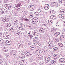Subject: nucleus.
Masks as SVG:
<instances>
[{
	"instance_id": "obj_1",
	"label": "nucleus",
	"mask_w": 65,
	"mask_h": 65,
	"mask_svg": "<svg viewBox=\"0 0 65 65\" xmlns=\"http://www.w3.org/2000/svg\"><path fill=\"white\" fill-rule=\"evenodd\" d=\"M51 5L52 7H58V4L56 3L53 2L51 3Z\"/></svg>"
},
{
	"instance_id": "obj_2",
	"label": "nucleus",
	"mask_w": 65,
	"mask_h": 65,
	"mask_svg": "<svg viewBox=\"0 0 65 65\" xmlns=\"http://www.w3.org/2000/svg\"><path fill=\"white\" fill-rule=\"evenodd\" d=\"M38 21V20L37 18H34L32 20L33 24H36Z\"/></svg>"
},
{
	"instance_id": "obj_3",
	"label": "nucleus",
	"mask_w": 65,
	"mask_h": 65,
	"mask_svg": "<svg viewBox=\"0 0 65 65\" xmlns=\"http://www.w3.org/2000/svg\"><path fill=\"white\" fill-rule=\"evenodd\" d=\"M35 7H34V5H31L29 6L28 7V9H29L30 11H32L34 9Z\"/></svg>"
},
{
	"instance_id": "obj_4",
	"label": "nucleus",
	"mask_w": 65,
	"mask_h": 65,
	"mask_svg": "<svg viewBox=\"0 0 65 65\" xmlns=\"http://www.w3.org/2000/svg\"><path fill=\"white\" fill-rule=\"evenodd\" d=\"M45 28L43 27H41L39 29V32L41 33H43L45 32Z\"/></svg>"
},
{
	"instance_id": "obj_5",
	"label": "nucleus",
	"mask_w": 65,
	"mask_h": 65,
	"mask_svg": "<svg viewBox=\"0 0 65 65\" xmlns=\"http://www.w3.org/2000/svg\"><path fill=\"white\" fill-rule=\"evenodd\" d=\"M32 54L30 53V52H27L25 53V55H26L27 58H29L30 56H31V55Z\"/></svg>"
},
{
	"instance_id": "obj_6",
	"label": "nucleus",
	"mask_w": 65,
	"mask_h": 65,
	"mask_svg": "<svg viewBox=\"0 0 65 65\" xmlns=\"http://www.w3.org/2000/svg\"><path fill=\"white\" fill-rule=\"evenodd\" d=\"M2 20L4 22H7L9 21V18L5 17L3 18Z\"/></svg>"
},
{
	"instance_id": "obj_7",
	"label": "nucleus",
	"mask_w": 65,
	"mask_h": 65,
	"mask_svg": "<svg viewBox=\"0 0 65 65\" xmlns=\"http://www.w3.org/2000/svg\"><path fill=\"white\" fill-rule=\"evenodd\" d=\"M65 61V59L64 58H61L59 60V63H63Z\"/></svg>"
},
{
	"instance_id": "obj_8",
	"label": "nucleus",
	"mask_w": 65,
	"mask_h": 65,
	"mask_svg": "<svg viewBox=\"0 0 65 65\" xmlns=\"http://www.w3.org/2000/svg\"><path fill=\"white\" fill-rule=\"evenodd\" d=\"M51 60V58L50 57H45V62H49Z\"/></svg>"
},
{
	"instance_id": "obj_9",
	"label": "nucleus",
	"mask_w": 65,
	"mask_h": 65,
	"mask_svg": "<svg viewBox=\"0 0 65 65\" xmlns=\"http://www.w3.org/2000/svg\"><path fill=\"white\" fill-rule=\"evenodd\" d=\"M11 55H13V56L17 54V51L15 50H12L11 52Z\"/></svg>"
},
{
	"instance_id": "obj_10",
	"label": "nucleus",
	"mask_w": 65,
	"mask_h": 65,
	"mask_svg": "<svg viewBox=\"0 0 65 65\" xmlns=\"http://www.w3.org/2000/svg\"><path fill=\"white\" fill-rule=\"evenodd\" d=\"M5 7L6 9H10L11 8V5L8 4L6 5L5 6Z\"/></svg>"
},
{
	"instance_id": "obj_11",
	"label": "nucleus",
	"mask_w": 65,
	"mask_h": 65,
	"mask_svg": "<svg viewBox=\"0 0 65 65\" xmlns=\"http://www.w3.org/2000/svg\"><path fill=\"white\" fill-rule=\"evenodd\" d=\"M50 8V6L48 4H46L45 5L44 8L45 10H47Z\"/></svg>"
},
{
	"instance_id": "obj_12",
	"label": "nucleus",
	"mask_w": 65,
	"mask_h": 65,
	"mask_svg": "<svg viewBox=\"0 0 65 65\" xmlns=\"http://www.w3.org/2000/svg\"><path fill=\"white\" fill-rule=\"evenodd\" d=\"M19 26L20 27H21V28H22V29H24L25 28H26V27H25V25H24V24H20L19 25Z\"/></svg>"
},
{
	"instance_id": "obj_13",
	"label": "nucleus",
	"mask_w": 65,
	"mask_h": 65,
	"mask_svg": "<svg viewBox=\"0 0 65 65\" xmlns=\"http://www.w3.org/2000/svg\"><path fill=\"white\" fill-rule=\"evenodd\" d=\"M48 46L50 49H52L54 47V45L53 44L51 43L50 44L48 45Z\"/></svg>"
},
{
	"instance_id": "obj_14",
	"label": "nucleus",
	"mask_w": 65,
	"mask_h": 65,
	"mask_svg": "<svg viewBox=\"0 0 65 65\" xmlns=\"http://www.w3.org/2000/svg\"><path fill=\"white\" fill-rule=\"evenodd\" d=\"M50 19H52V20H55V19L56 18V16L54 15H51L50 16V17H49V18Z\"/></svg>"
},
{
	"instance_id": "obj_15",
	"label": "nucleus",
	"mask_w": 65,
	"mask_h": 65,
	"mask_svg": "<svg viewBox=\"0 0 65 65\" xmlns=\"http://www.w3.org/2000/svg\"><path fill=\"white\" fill-rule=\"evenodd\" d=\"M4 37L6 39H8L9 38V36L8 34H7L6 35H4Z\"/></svg>"
},
{
	"instance_id": "obj_16",
	"label": "nucleus",
	"mask_w": 65,
	"mask_h": 65,
	"mask_svg": "<svg viewBox=\"0 0 65 65\" xmlns=\"http://www.w3.org/2000/svg\"><path fill=\"white\" fill-rule=\"evenodd\" d=\"M35 46L34 45L31 46L30 47V48L31 50H33L34 49H35Z\"/></svg>"
},
{
	"instance_id": "obj_17",
	"label": "nucleus",
	"mask_w": 65,
	"mask_h": 65,
	"mask_svg": "<svg viewBox=\"0 0 65 65\" xmlns=\"http://www.w3.org/2000/svg\"><path fill=\"white\" fill-rule=\"evenodd\" d=\"M33 35L35 36H37L38 35V32L37 31L34 32Z\"/></svg>"
},
{
	"instance_id": "obj_18",
	"label": "nucleus",
	"mask_w": 65,
	"mask_h": 65,
	"mask_svg": "<svg viewBox=\"0 0 65 65\" xmlns=\"http://www.w3.org/2000/svg\"><path fill=\"white\" fill-rule=\"evenodd\" d=\"M48 22L50 25H52L53 21H52L51 20H48Z\"/></svg>"
},
{
	"instance_id": "obj_19",
	"label": "nucleus",
	"mask_w": 65,
	"mask_h": 65,
	"mask_svg": "<svg viewBox=\"0 0 65 65\" xmlns=\"http://www.w3.org/2000/svg\"><path fill=\"white\" fill-rule=\"evenodd\" d=\"M59 17L61 18H62V19H65V16H64V15L63 14H59Z\"/></svg>"
},
{
	"instance_id": "obj_20",
	"label": "nucleus",
	"mask_w": 65,
	"mask_h": 65,
	"mask_svg": "<svg viewBox=\"0 0 65 65\" xmlns=\"http://www.w3.org/2000/svg\"><path fill=\"white\" fill-rule=\"evenodd\" d=\"M3 50L5 52H7L8 51V48L7 47H5L3 48Z\"/></svg>"
},
{
	"instance_id": "obj_21",
	"label": "nucleus",
	"mask_w": 65,
	"mask_h": 65,
	"mask_svg": "<svg viewBox=\"0 0 65 65\" xmlns=\"http://www.w3.org/2000/svg\"><path fill=\"white\" fill-rule=\"evenodd\" d=\"M51 62L52 64H56V61L55 60H51Z\"/></svg>"
},
{
	"instance_id": "obj_22",
	"label": "nucleus",
	"mask_w": 65,
	"mask_h": 65,
	"mask_svg": "<svg viewBox=\"0 0 65 65\" xmlns=\"http://www.w3.org/2000/svg\"><path fill=\"white\" fill-rule=\"evenodd\" d=\"M58 48H57V47H55V48H53V52H54L55 53L57 51H58Z\"/></svg>"
},
{
	"instance_id": "obj_23",
	"label": "nucleus",
	"mask_w": 65,
	"mask_h": 65,
	"mask_svg": "<svg viewBox=\"0 0 65 65\" xmlns=\"http://www.w3.org/2000/svg\"><path fill=\"white\" fill-rule=\"evenodd\" d=\"M60 33L59 32H57L55 33L54 34V36H56L57 37L60 34Z\"/></svg>"
},
{
	"instance_id": "obj_24",
	"label": "nucleus",
	"mask_w": 65,
	"mask_h": 65,
	"mask_svg": "<svg viewBox=\"0 0 65 65\" xmlns=\"http://www.w3.org/2000/svg\"><path fill=\"white\" fill-rule=\"evenodd\" d=\"M6 42L7 44H9V45H10V44L11 43V42L10 40H8L6 41Z\"/></svg>"
},
{
	"instance_id": "obj_25",
	"label": "nucleus",
	"mask_w": 65,
	"mask_h": 65,
	"mask_svg": "<svg viewBox=\"0 0 65 65\" xmlns=\"http://www.w3.org/2000/svg\"><path fill=\"white\" fill-rule=\"evenodd\" d=\"M35 44L36 46H40V44L39 43L37 42H35L34 43Z\"/></svg>"
},
{
	"instance_id": "obj_26",
	"label": "nucleus",
	"mask_w": 65,
	"mask_h": 65,
	"mask_svg": "<svg viewBox=\"0 0 65 65\" xmlns=\"http://www.w3.org/2000/svg\"><path fill=\"white\" fill-rule=\"evenodd\" d=\"M50 12L52 14H55L56 13V11H55L54 10H51V11H50Z\"/></svg>"
},
{
	"instance_id": "obj_27",
	"label": "nucleus",
	"mask_w": 65,
	"mask_h": 65,
	"mask_svg": "<svg viewBox=\"0 0 65 65\" xmlns=\"http://www.w3.org/2000/svg\"><path fill=\"white\" fill-rule=\"evenodd\" d=\"M60 12L61 13H64L65 12V10H61L60 11Z\"/></svg>"
},
{
	"instance_id": "obj_28",
	"label": "nucleus",
	"mask_w": 65,
	"mask_h": 65,
	"mask_svg": "<svg viewBox=\"0 0 65 65\" xmlns=\"http://www.w3.org/2000/svg\"><path fill=\"white\" fill-rule=\"evenodd\" d=\"M22 6V5L21 4V3H19V4H17V5L16 6V7L18 8V7H20V6Z\"/></svg>"
},
{
	"instance_id": "obj_29",
	"label": "nucleus",
	"mask_w": 65,
	"mask_h": 65,
	"mask_svg": "<svg viewBox=\"0 0 65 65\" xmlns=\"http://www.w3.org/2000/svg\"><path fill=\"white\" fill-rule=\"evenodd\" d=\"M53 57H54V59L56 60L58 58V56L57 54H54L53 55Z\"/></svg>"
},
{
	"instance_id": "obj_30",
	"label": "nucleus",
	"mask_w": 65,
	"mask_h": 65,
	"mask_svg": "<svg viewBox=\"0 0 65 65\" xmlns=\"http://www.w3.org/2000/svg\"><path fill=\"white\" fill-rule=\"evenodd\" d=\"M4 42V40L3 39L0 38V44H3V42Z\"/></svg>"
},
{
	"instance_id": "obj_31",
	"label": "nucleus",
	"mask_w": 65,
	"mask_h": 65,
	"mask_svg": "<svg viewBox=\"0 0 65 65\" xmlns=\"http://www.w3.org/2000/svg\"><path fill=\"white\" fill-rule=\"evenodd\" d=\"M6 26L7 27H10V26H11V24L9 23H7L6 24Z\"/></svg>"
},
{
	"instance_id": "obj_32",
	"label": "nucleus",
	"mask_w": 65,
	"mask_h": 65,
	"mask_svg": "<svg viewBox=\"0 0 65 65\" xmlns=\"http://www.w3.org/2000/svg\"><path fill=\"white\" fill-rule=\"evenodd\" d=\"M25 62V61L24 60H22L21 61V62H20L19 63L20 65H23V63Z\"/></svg>"
},
{
	"instance_id": "obj_33",
	"label": "nucleus",
	"mask_w": 65,
	"mask_h": 65,
	"mask_svg": "<svg viewBox=\"0 0 65 65\" xmlns=\"http://www.w3.org/2000/svg\"><path fill=\"white\" fill-rule=\"evenodd\" d=\"M0 13H3V8H1L0 9Z\"/></svg>"
},
{
	"instance_id": "obj_34",
	"label": "nucleus",
	"mask_w": 65,
	"mask_h": 65,
	"mask_svg": "<svg viewBox=\"0 0 65 65\" xmlns=\"http://www.w3.org/2000/svg\"><path fill=\"white\" fill-rule=\"evenodd\" d=\"M40 52V50H37L35 51V53H36V54H38V53H39Z\"/></svg>"
},
{
	"instance_id": "obj_35",
	"label": "nucleus",
	"mask_w": 65,
	"mask_h": 65,
	"mask_svg": "<svg viewBox=\"0 0 65 65\" xmlns=\"http://www.w3.org/2000/svg\"><path fill=\"white\" fill-rule=\"evenodd\" d=\"M42 53L44 54L45 52L47 51V50L46 49H43L42 50Z\"/></svg>"
},
{
	"instance_id": "obj_36",
	"label": "nucleus",
	"mask_w": 65,
	"mask_h": 65,
	"mask_svg": "<svg viewBox=\"0 0 65 65\" xmlns=\"http://www.w3.org/2000/svg\"><path fill=\"white\" fill-rule=\"evenodd\" d=\"M28 60L30 61H33L34 60V59L32 58H30L28 59Z\"/></svg>"
},
{
	"instance_id": "obj_37",
	"label": "nucleus",
	"mask_w": 65,
	"mask_h": 65,
	"mask_svg": "<svg viewBox=\"0 0 65 65\" xmlns=\"http://www.w3.org/2000/svg\"><path fill=\"white\" fill-rule=\"evenodd\" d=\"M17 33V34H18L19 35H21V31H16Z\"/></svg>"
},
{
	"instance_id": "obj_38",
	"label": "nucleus",
	"mask_w": 65,
	"mask_h": 65,
	"mask_svg": "<svg viewBox=\"0 0 65 65\" xmlns=\"http://www.w3.org/2000/svg\"><path fill=\"white\" fill-rule=\"evenodd\" d=\"M51 31L52 32H55V31H56V29H55V28H54L52 29Z\"/></svg>"
},
{
	"instance_id": "obj_39",
	"label": "nucleus",
	"mask_w": 65,
	"mask_h": 65,
	"mask_svg": "<svg viewBox=\"0 0 65 65\" xmlns=\"http://www.w3.org/2000/svg\"><path fill=\"white\" fill-rule=\"evenodd\" d=\"M25 54H23L22 55L21 57V59H24V58H25Z\"/></svg>"
},
{
	"instance_id": "obj_40",
	"label": "nucleus",
	"mask_w": 65,
	"mask_h": 65,
	"mask_svg": "<svg viewBox=\"0 0 65 65\" xmlns=\"http://www.w3.org/2000/svg\"><path fill=\"white\" fill-rule=\"evenodd\" d=\"M59 45L60 47H63V45L61 43H60L58 44Z\"/></svg>"
},
{
	"instance_id": "obj_41",
	"label": "nucleus",
	"mask_w": 65,
	"mask_h": 65,
	"mask_svg": "<svg viewBox=\"0 0 65 65\" xmlns=\"http://www.w3.org/2000/svg\"><path fill=\"white\" fill-rule=\"evenodd\" d=\"M9 30L10 31H11V32H13L14 31V30L12 28H9Z\"/></svg>"
},
{
	"instance_id": "obj_42",
	"label": "nucleus",
	"mask_w": 65,
	"mask_h": 65,
	"mask_svg": "<svg viewBox=\"0 0 65 65\" xmlns=\"http://www.w3.org/2000/svg\"><path fill=\"white\" fill-rule=\"evenodd\" d=\"M18 23V21L17 20H16L14 22V24L15 25H17Z\"/></svg>"
},
{
	"instance_id": "obj_43",
	"label": "nucleus",
	"mask_w": 65,
	"mask_h": 65,
	"mask_svg": "<svg viewBox=\"0 0 65 65\" xmlns=\"http://www.w3.org/2000/svg\"><path fill=\"white\" fill-rule=\"evenodd\" d=\"M37 12H38V13L39 14V13H40V12H41V11H40V10L39 9H38L36 11Z\"/></svg>"
},
{
	"instance_id": "obj_44",
	"label": "nucleus",
	"mask_w": 65,
	"mask_h": 65,
	"mask_svg": "<svg viewBox=\"0 0 65 65\" xmlns=\"http://www.w3.org/2000/svg\"><path fill=\"white\" fill-rule=\"evenodd\" d=\"M35 14L36 15H39V14L36 11V12L35 13Z\"/></svg>"
},
{
	"instance_id": "obj_45",
	"label": "nucleus",
	"mask_w": 65,
	"mask_h": 65,
	"mask_svg": "<svg viewBox=\"0 0 65 65\" xmlns=\"http://www.w3.org/2000/svg\"><path fill=\"white\" fill-rule=\"evenodd\" d=\"M23 54L22 53H20L19 54V57H21L22 56V55H23Z\"/></svg>"
},
{
	"instance_id": "obj_46",
	"label": "nucleus",
	"mask_w": 65,
	"mask_h": 65,
	"mask_svg": "<svg viewBox=\"0 0 65 65\" xmlns=\"http://www.w3.org/2000/svg\"><path fill=\"white\" fill-rule=\"evenodd\" d=\"M19 46L20 47H23V44H21L19 45Z\"/></svg>"
},
{
	"instance_id": "obj_47",
	"label": "nucleus",
	"mask_w": 65,
	"mask_h": 65,
	"mask_svg": "<svg viewBox=\"0 0 65 65\" xmlns=\"http://www.w3.org/2000/svg\"><path fill=\"white\" fill-rule=\"evenodd\" d=\"M8 32H6L4 33V35H7V34H8Z\"/></svg>"
},
{
	"instance_id": "obj_48",
	"label": "nucleus",
	"mask_w": 65,
	"mask_h": 65,
	"mask_svg": "<svg viewBox=\"0 0 65 65\" xmlns=\"http://www.w3.org/2000/svg\"><path fill=\"white\" fill-rule=\"evenodd\" d=\"M25 21H26V22H28V21H29V20L28 19H24Z\"/></svg>"
},
{
	"instance_id": "obj_49",
	"label": "nucleus",
	"mask_w": 65,
	"mask_h": 65,
	"mask_svg": "<svg viewBox=\"0 0 65 65\" xmlns=\"http://www.w3.org/2000/svg\"><path fill=\"white\" fill-rule=\"evenodd\" d=\"M21 4V6L23 5V4H24V2H21V3H20Z\"/></svg>"
},
{
	"instance_id": "obj_50",
	"label": "nucleus",
	"mask_w": 65,
	"mask_h": 65,
	"mask_svg": "<svg viewBox=\"0 0 65 65\" xmlns=\"http://www.w3.org/2000/svg\"><path fill=\"white\" fill-rule=\"evenodd\" d=\"M60 38L61 39H62V38H64V36H61Z\"/></svg>"
},
{
	"instance_id": "obj_51",
	"label": "nucleus",
	"mask_w": 65,
	"mask_h": 65,
	"mask_svg": "<svg viewBox=\"0 0 65 65\" xmlns=\"http://www.w3.org/2000/svg\"><path fill=\"white\" fill-rule=\"evenodd\" d=\"M6 11H7L5 9L3 8V13L6 12Z\"/></svg>"
},
{
	"instance_id": "obj_52",
	"label": "nucleus",
	"mask_w": 65,
	"mask_h": 65,
	"mask_svg": "<svg viewBox=\"0 0 65 65\" xmlns=\"http://www.w3.org/2000/svg\"><path fill=\"white\" fill-rule=\"evenodd\" d=\"M33 17V16L32 15L31 16V15H30V16H29L28 17L30 19H31V18H32V17Z\"/></svg>"
},
{
	"instance_id": "obj_53",
	"label": "nucleus",
	"mask_w": 65,
	"mask_h": 65,
	"mask_svg": "<svg viewBox=\"0 0 65 65\" xmlns=\"http://www.w3.org/2000/svg\"><path fill=\"white\" fill-rule=\"evenodd\" d=\"M2 60L1 59H0V64H2Z\"/></svg>"
},
{
	"instance_id": "obj_54",
	"label": "nucleus",
	"mask_w": 65,
	"mask_h": 65,
	"mask_svg": "<svg viewBox=\"0 0 65 65\" xmlns=\"http://www.w3.org/2000/svg\"><path fill=\"white\" fill-rule=\"evenodd\" d=\"M42 26L44 27H45L46 26V24H42Z\"/></svg>"
},
{
	"instance_id": "obj_55",
	"label": "nucleus",
	"mask_w": 65,
	"mask_h": 65,
	"mask_svg": "<svg viewBox=\"0 0 65 65\" xmlns=\"http://www.w3.org/2000/svg\"><path fill=\"white\" fill-rule=\"evenodd\" d=\"M28 36H29V37H30L31 38H32L33 37V36H32L31 35H29Z\"/></svg>"
},
{
	"instance_id": "obj_56",
	"label": "nucleus",
	"mask_w": 65,
	"mask_h": 65,
	"mask_svg": "<svg viewBox=\"0 0 65 65\" xmlns=\"http://www.w3.org/2000/svg\"><path fill=\"white\" fill-rule=\"evenodd\" d=\"M26 63H25L24 62H23V65H26Z\"/></svg>"
},
{
	"instance_id": "obj_57",
	"label": "nucleus",
	"mask_w": 65,
	"mask_h": 65,
	"mask_svg": "<svg viewBox=\"0 0 65 65\" xmlns=\"http://www.w3.org/2000/svg\"><path fill=\"white\" fill-rule=\"evenodd\" d=\"M56 26H57V27H58H58H59V25H58V23H57L56 24Z\"/></svg>"
},
{
	"instance_id": "obj_58",
	"label": "nucleus",
	"mask_w": 65,
	"mask_h": 65,
	"mask_svg": "<svg viewBox=\"0 0 65 65\" xmlns=\"http://www.w3.org/2000/svg\"><path fill=\"white\" fill-rule=\"evenodd\" d=\"M3 1L4 2H6V1H7V0H3Z\"/></svg>"
},
{
	"instance_id": "obj_59",
	"label": "nucleus",
	"mask_w": 65,
	"mask_h": 65,
	"mask_svg": "<svg viewBox=\"0 0 65 65\" xmlns=\"http://www.w3.org/2000/svg\"><path fill=\"white\" fill-rule=\"evenodd\" d=\"M31 26H29V25L28 26V28H31Z\"/></svg>"
},
{
	"instance_id": "obj_60",
	"label": "nucleus",
	"mask_w": 65,
	"mask_h": 65,
	"mask_svg": "<svg viewBox=\"0 0 65 65\" xmlns=\"http://www.w3.org/2000/svg\"><path fill=\"white\" fill-rule=\"evenodd\" d=\"M48 36H47L46 37H45L46 38H48Z\"/></svg>"
},
{
	"instance_id": "obj_61",
	"label": "nucleus",
	"mask_w": 65,
	"mask_h": 65,
	"mask_svg": "<svg viewBox=\"0 0 65 65\" xmlns=\"http://www.w3.org/2000/svg\"><path fill=\"white\" fill-rule=\"evenodd\" d=\"M2 34L1 32H0V37H1V36L2 35Z\"/></svg>"
},
{
	"instance_id": "obj_62",
	"label": "nucleus",
	"mask_w": 65,
	"mask_h": 65,
	"mask_svg": "<svg viewBox=\"0 0 65 65\" xmlns=\"http://www.w3.org/2000/svg\"><path fill=\"white\" fill-rule=\"evenodd\" d=\"M2 27H0V30H1L2 29Z\"/></svg>"
},
{
	"instance_id": "obj_63",
	"label": "nucleus",
	"mask_w": 65,
	"mask_h": 65,
	"mask_svg": "<svg viewBox=\"0 0 65 65\" xmlns=\"http://www.w3.org/2000/svg\"><path fill=\"white\" fill-rule=\"evenodd\" d=\"M4 65H8V64L7 63H5L4 64Z\"/></svg>"
},
{
	"instance_id": "obj_64",
	"label": "nucleus",
	"mask_w": 65,
	"mask_h": 65,
	"mask_svg": "<svg viewBox=\"0 0 65 65\" xmlns=\"http://www.w3.org/2000/svg\"><path fill=\"white\" fill-rule=\"evenodd\" d=\"M64 26H65V21L64 22Z\"/></svg>"
}]
</instances>
